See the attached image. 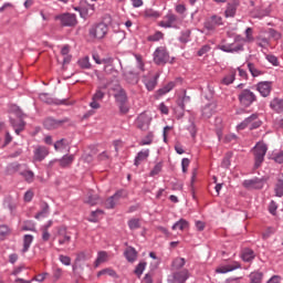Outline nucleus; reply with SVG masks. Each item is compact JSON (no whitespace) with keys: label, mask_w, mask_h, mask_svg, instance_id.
<instances>
[{"label":"nucleus","mask_w":283,"mask_h":283,"mask_svg":"<svg viewBox=\"0 0 283 283\" xmlns=\"http://www.w3.org/2000/svg\"><path fill=\"white\" fill-rule=\"evenodd\" d=\"M108 32H109V27L105 22L94 23L88 30V34L91 39H97V40L105 39Z\"/></svg>","instance_id":"nucleus-2"},{"label":"nucleus","mask_w":283,"mask_h":283,"mask_svg":"<svg viewBox=\"0 0 283 283\" xmlns=\"http://www.w3.org/2000/svg\"><path fill=\"white\" fill-rule=\"evenodd\" d=\"M189 227V222L185 219H180L172 226V231H176V229H179V231H185Z\"/></svg>","instance_id":"nucleus-36"},{"label":"nucleus","mask_w":283,"mask_h":283,"mask_svg":"<svg viewBox=\"0 0 283 283\" xmlns=\"http://www.w3.org/2000/svg\"><path fill=\"white\" fill-rule=\"evenodd\" d=\"M135 124L137 129H140L142 132H147V129H149V125H151V117L146 113H142L137 117Z\"/></svg>","instance_id":"nucleus-12"},{"label":"nucleus","mask_w":283,"mask_h":283,"mask_svg":"<svg viewBox=\"0 0 283 283\" xmlns=\"http://www.w3.org/2000/svg\"><path fill=\"white\" fill-rule=\"evenodd\" d=\"M274 193L277 198L283 196V179H279L274 186Z\"/></svg>","instance_id":"nucleus-41"},{"label":"nucleus","mask_w":283,"mask_h":283,"mask_svg":"<svg viewBox=\"0 0 283 283\" xmlns=\"http://www.w3.org/2000/svg\"><path fill=\"white\" fill-rule=\"evenodd\" d=\"M65 123H70V119L67 117L63 119H54L52 117H48L44 119L43 125L45 129L52 130V129H59V127H63Z\"/></svg>","instance_id":"nucleus-10"},{"label":"nucleus","mask_w":283,"mask_h":283,"mask_svg":"<svg viewBox=\"0 0 283 283\" xmlns=\"http://www.w3.org/2000/svg\"><path fill=\"white\" fill-rule=\"evenodd\" d=\"M210 20L212 23H214L216 28H218V25H222V17L212 15Z\"/></svg>","instance_id":"nucleus-60"},{"label":"nucleus","mask_w":283,"mask_h":283,"mask_svg":"<svg viewBox=\"0 0 283 283\" xmlns=\"http://www.w3.org/2000/svg\"><path fill=\"white\" fill-rule=\"evenodd\" d=\"M149 158V149L142 150L137 154L135 157V166L138 167L144 160H147Z\"/></svg>","instance_id":"nucleus-30"},{"label":"nucleus","mask_w":283,"mask_h":283,"mask_svg":"<svg viewBox=\"0 0 283 283\" xmlns=\"http://www.w3.org/2000/svg\"><path fill=\"white\" fill-rule=\"evenodd\" d=\"M103 90H107V85L98 86L93 94L90 103L92 109H101V101L105 98V92Z\"/></svg>","instance_id":"nucleus-5"},{"label":"nucleus","mask_w":283,"mask_h":283,"mask_svg":"<svg viewBox=\"0 0 283 283\" xmlns=\"http://www.w3.org/2000/svg\"><path fill=\"white\" fill-rule=\"evenodd\" d=\"M177 19L176 14L169 13L166 15V20L159 22V25L161 28H174V23H176Z\"/></svg>","instance_id":"nucleus-23"},{"label":"nucleus","mask_w":283,"mask_h":283,"mask_svg":"<svg viewBox=\"0 0 283 283\" xmlns=\"http://www.w3.org/2000/svg\"><path fill=\"white\" fill-rule=\"evenodd\" d=\"M78 65L80 67H82V70H90V67H92V64L90 63V57L86 56L78 60Z\"/></svg>","instance_id":"nucleus-46"},{"label":"nucleus","mask_w":283,"mask_h":283,"mask_svg":"<svg viewBox=\"0 0 283 283\" xmlns=\"http://www.w3.org/2000/svg\"><path fill=\"white\" fill-rule=\"evenodd\" d=\"M270 108L276 114H283V99L280 97H274L270 102Z\"/></svg>","instance_id":"nucleus-20"},{"label":"nucleus","mask_w":283,"mask_h":283,"mask_svg":"<svg viewBox=\"0 0 283 283\" xmlns=\"http://www.w3.org/2000/svg\"><path fill=\"white\" fill-rule=\"evenodd\" d=\"M266 151H269V146H266L264 142H258L256 145L253 147L255 169H259V167H262V163H264V157L266 156Z\"/></svg>","instance_id":"nucleus-1"},{"label":"nucleus","mask_w":283,"mask_h":283,"mask_svg":"<svg viewBox=\"0 0 283 283\" xmlns=\"http://www.w3.org/2000/svg\"><path fill=\"white\" fill-rule=\"evenodd\" d=\"M159 74H151L149 73L148 75L143 76V83L148 92H154L156 90V85H158V78Z\"/></svg>","instance_id":"nucleus-11"},{"label":"nucleus","mask_w":283,"mask_h":283,"mask_svg":"<svg viewBox=\"0 0 283 283\" xmlns=\"http://www.w3.org/2000/svg\"><path fill=\"white\" fill-rule=\"evenodd\" d=\"M190 36H191V32H189V31L181 33V35L179 36L180 43H189Z\"/></svg>","instance_id":"nucleus-55"},{"label":"nucleus","mask_w":283,"mask_h":283,"mask_svg":"<svg viewBox=\"0 0 283 283\" xmlns=\"http://www.w3.org/2000/svg\"><path fill=\"white\" fill-rule=\"evenodd\" d=\"M208 52H211V46L208 44H205L201 46V49L198 51V56H205Z\"/></svg>","instance_id":"nucleus-58"},{"label":"nucleus","mask_w":283,"mask_h":283,"mask_svg":"<svg viewBox=\"0 0 283 283\" xmlns=\"http://www.w3.org/2000/svg\"><path fill=\"white\" fill-rule=\"evenodd\" d=\"M269 211L272 216H275L277 211V203L275 201H271L269 206Z\"/></svg>","instance_id":"nucleus-62"},{"label":"nucleus","mask_w":283,"mask_h":283,"mask_svg":"<svg viewBox=\"0 0 283 283\" xmlns=\"http://www.w3.org/2000/svg\"><path fill=\"white\" fill-rule=\"evenodd\" d=\"M103 213H104L103 210H99V209L92 211L91 218L88 219L90 222H98V217L103 216Z\"/></svg>","instance_id":"nucleus-49"},{"label":"nucleus","mask_w":283,"mask_h":283,"mask_svg":"<svg viewBox=\"0 0 283 283\" xmlns=\"http://www.w3.org/2000/svg\"><path fill=\"white\" fill-rule=\"evenodd\" d=\"M266 60L269 61V63H272L273 65L277 66L280 65L279 61H277V56L275 55H266Z\"/></svg>","instance_id":"nucleus-63"},{"label":"nucleus","mask_w":283,"mask_h":283,"mask_svg":"<svg viewBox=\"0 0 283 283\" xmlns=\"http://www.w3.org/2000/svg\"><path fill=\"white\" fill-rule=\"evenodd\" d=\"M124 255L127 262H136V259L138 258V252L136 251L135 248L128 247L125 250Z\"/></svg>","instance_id":"nucleus-28"},{"label":"nucleus","mask_w":283,"mask_h":283,"mask_svg":"<svg viewBox=\"0 0 283 283\" xmlns=\"http://www.w3.org/2000/svg\"><path fill=\"white\" fill-rule=\"evenodd\" d=\"M169 61V53L165 49H157L154 53L156 65H165Z\"/></svg>","instance_id":"nucleus-14"},{"label":"nucleus","mask_w":283,"mask_h":283,"mask_svg":"<svg viewBox=\"0 0 283 283\" xmlns=\"http://www.w3.org/2000/svg\"><path fill=\"white\" fill-rule=\"evenodd\" d=\"M60 167H70L74 163V155H64L61 159H59Z\"/></svg>","instance_id":"nucleus-31"},{"label":"nucleus","mask_w":283,"mask_h":283,"mask_svg":"<svg viewBox=\"0 0 283 283\" xmlns=\"http://www.w3.org/2000/svg\"><path fill=\"white\" fill-rule=\"evenodd\" d=\"M243 187L245 189H262L264 187V182H262V179H248L243 181Z\"/></svg>","instance_id":"nucleus-18"},{"label":"nucleus","mask_w":283,"mask_h":283,"mask_svg":"<svg viewBox=\"0 0 283 283\" xmlns=\"http://www.w3.org/2000/svg\"><path fill=\"white\" fill-rule=\"evenodd\" d=\"M271 158H272V160H274V163H279V165H282V163H283V150L277 151V153H273Z\"/></svg>","instance_id":"nucleus-51"},{"label":"nucleus","mask_w":283,"mask_h":283,"mask_svg":"<svg viewBox=\"0 0 283 283\" xmlns=\"http://www.w3.org/2000/svg\"><path fill=\"white\" fill-rule=\"evenodd\" d=\"M174 87H176V83L169 82L164 87L159 88L157 91V94H158V96H165V94H169V92H171V90H174Z\"/></svg>","instance_id":"nucleus-32"},{"label":"nucleus","mask_w":283,"mask_h":283,"mask_svg":"<svg viewBox=\"0 0 283 283\" xmlns=\"http://www.w3.org/2000/svg\"><path fill=\"white\" fill-rule=\"evenodd\" d=\"M191 161L189 160V158H184L182 160H181V167H182V171H184V174H187V168L189 167V164H190Z\"/></svg>","instance_id":"nucleus-64"},{"label":"nucleus","mask_w":283,"mask_h":283,"mask_svg":"<svg viewBox=\"0 0 283 283\" xmlns=\"http://www.w3.org/2000/svg\"><path fill=\"white\" fill-rule=\"evenodd\" d=\"M50 216V205L48 202L41 203V211L38 212L34 218L35 220H42V218H48Z\"/></svg>","instance_id":"nucleus-24"},{"label":"nucleus","mask_w":283,"mask_h":283,"mask_svg":"<svg viewBox=\"0 0 283 283\" xmlns=\"http://www.w3.org/2000/svg\"><path fill=\"white\" fill-rule=\"evenodd\" d=\"M248 69L253 77L262 76V74H264V72H262L260 69L255 67V64H253L251 62L248 63Z\"/></svg>","instance_id":"nucleus-37"},{"label":"nucleus","mask_w":283,"mask_h":283,"mask_svg":"<svg viewBox=\"0 0 283 283\" xmlns=\"http://www.w3.org/2000/svg\"><path fill=\"white\" fill-rule=\"evenodd\" d=\"M86 260H87V254H85V252L77 253L76 259H75V263L72 266L73 271H77L78 270V263L80 262H85Z\"/></svg>","instance_id":"nucleus-34"},{"label":"nucleus","mask_w":283,"mask_h":283,"mask_svg":"<svg viewBox=\"0 0 283 283\" xmlns=\"http://www.w3.org/2000/svg\"><path fill=\"white\" fill-rule=\"evenodd\" d=\"M75 10H78L82 19H87V17H92L94 14V4H87L86 7H77Z\"/></svg>","instance_id":"nucleus-21"},{"label":"nucleus","mask_w":283,"mask_h":283,"mask_svg":"<svg viewBox=\"0 0 283 283\" xmlns=\"http://www.w3.org/2000/svg\"><path fill=\"white\" fill-rule=\"evenodd\" d=\"M160 171H163V164L158 163L155 165V167L150 171V176H158V174H160Z\"/></svg>","instance_id":"nucleus-56"},{"label":"nucleus","mask_w":283,"mask_h":283,"mask_svg":"<svg viewBox=\"0 0 283 283\" xmlns=\"http://www.w3.org/2000/svg\"><path fill=\"white\" fill-rule=\"evenodd\" d=\"M103 262H107V252L105 251L98 252L97 259L95 261V266H99L101 264H103Z\"/></svg>","instance_id":"nucleus-42"},{"label":"nucleus","mask_w":283,"mask_h":283,"mask_svg":"<svg viewBox=\"0 0 283 283\" xmlns=\"http://www.w3.org/2000/svg\"><path fill=\"white\" fill-rule=\"evenodd\" d=\"M57 235L60 247H63L64 244H70V242H72V235H70V232H67V228L65 227H60L57 229Z\"/></svg>","instance_id":"nucleus-15"},{"label":"nucleus","mask_w":283,"mask_h":283,"mask_svg":"<svg viewBox=\"0 0 283 283\" xmlns=\"http://www.w3.org/2000/svg\"><path fill=\"white\" fill-rule=\"evenodd\" d=\"M189 277H191V273H189V270L182 269L180 271H172V273L168 276V282L186 283Z\"/></svg>","instance_id":"nucleus-4"},{"label":"nucleus","mask_w":283,"mask_h":283,"mask_svg":"<svg viewBox=\"0 0 283 283\" xmlns=\"http://www.w3.org/2000/svg\"><path fill=\"white\" fill-rule=\"evenodd\" d=\"M98 195H93L92 192H90L85 202L87 205H91V207H94V205H98Z\"/></svg>","instance_id":"nucleus-43"},{"label":"nucleus","mask_w":283,"mask_h":283,"mask_svg":"<svg viewBox=\"0 0 283 283\" xmlns=\"http://www.w3.org/2000/svg\"><path fill=\"white\" fill-rule=\"evenodd\" d=\"M101 275H109L111 277H117L116 271L112 269H104L97 273V277H101Z\"/></svg>","instance_id":"nucleus-47"},{"label":"nucleus","mask_w":283,"mask_h":283,"mask_svg":"<svg viewBox=\"0 0 283 283\" xmlns=\"http://www.w3.org/2000/svg\"><path fill=\"white\" fill-rule=\"evenodd\" d=\"M219 50H221V52H227L229 54H235L238 52H244V45L238 42H233V43L220 45Z\"/></svg>","instance_id":"nucleus-13"},{"label":"nucleus","mask_w":283,"mask_h":283,"mask_svg":"<svg viewBox=\"0 0 283 283\" xmlns=\"http://www.w3.org/2000/svg\"><path fill=\"white\" fill-rule=\"evenodd\" d=\"M238 6H239L238 0H235L234 2H229L224 11V17L227 19L235 17V12H238Z\"/></svg>","instance_id":"nucleus-22"},{"label":"nucleus","mask_w":283,"mask_h":283,"mask_svg":"<svg viewBox=\"0 0 283 283\" xmlns=\"http://www.w3.org/2000/svg\"><path fill=\"white\" fill-rule=\"evenodd\" d=\"M139 75L140 73H136L134 71H129V72H126L124 74L127 83H129L130 85H136L138 84V81H139Z\"/></svg>","instance_id":"nucleus-25"},{"label":"nucleus","mask_w":283,"mask_h":283,"mask_svg":"<svg viewBox=\"0 0 283 283\" xmlns=\"http://www.w3.org/2000/svg\"><path fill=\"white\" fill-rule=\"evenodd\" d=\"M53 277H54L55 282L61 280V277H63V269L55 265L53 268Z\"/></svg>","instance_id":"nucleus-50"},{"label":"nucleus","mask_w":283,"mask_h":283,"mask_svg":"<svg viewBox=\"0 0 283 283\" xmlns=\"http://www.w3.org/2000/svg\"><path fill=\"white\" fill-rule=\"evenodd\" d=\"M238 99L243 107H251L258 101V96L251 90L245 88L239 93Z\"/></svg>","instance_id":"nucleus-3"},{"label":"nucleus","mask_w":283,"mask_h":283,"mask_svg":"<svg viewBox=\"0 0 283 283\" xmlns=\"http://www.w3.org/2000/svg\"><path fill=\"white\" fill-rule=\"evenodd\" d=\"M115 99L117 103H119V105H125V103H127V93L125 92V90H119L115 94Z\"/></svg>","instance_id":"nucleus-33"},{"label":"nucleus","mask_w":283,"mask_h":283,"mask_svg":"<svg viewBox=\"0 0 283 283\" xmlns=\"http://www.w3.org/2000/svg\"><path fill=\"white\" fill-rule=\"evenodd\" d=\"M256 90L263 96V98H266V96L271 95V90H273V83L271 82H259L256 84Z\"/></svg>","instance_id":"nucleus-16"},{"label":"nucleus","mask_w":283,"mask_h":283,"mask_svg":"<svg viewBox=\"0 0 283 283\" xmlns=\"http://www.w3.org/2000/svg\"><path fill=\"white\" fill-rule=\"evenodd\" d=\"M163 32L157 31L155 34L150 35L148 38V41H160V39H163Z\"/></svg>","instance_id":"nucleus-61"},{"label":"nucleus","mask_w":283,"mask_h":283,"mask_svg":"<svg viewBox=\"0 0 283 283\" xmlns=\"http://www.w3.org/2000/svg\"><path fill=\"white\" fill-rule=\"evenodd\" d=\"M15 134L19 136V134H21V132H23L25 129V122H23V117L20 116L19 119V127L13 128Z\"/></svg>","instance_id":"nucleus-54"},{"label":"nucleus","mask_w":283,"mask_h":283,"mask_svg":"<svg viewBox=\"0 0 283 283\" xmlns=\"http://www.w3.org/2000/svg\"><path fill=\"white\" fill-rule=\"evenodd\" d=\"M57 21H60L61 25L64 28H74L76 25V14L73 13H63L60 15H56L55 18Z\"/></svg>","instance_id":"nucleus-9"},{"label":"nucleus","mask_w":283,"mask_h":283,"mask_svg":"<svg viewBox=\"0 0 283 283\" xmlns=\"http://www.w3.org/2000/svg\"><path fill=\"white\" fill-rule=\"evenodd\" d=\"M255 258V252L251 249H244L242 252L243 262H251Z\"/></svg>","instance_id":"nucleus-35"},{"label":"nucleus","mask_w":283,"mask_h":283,"mask_svg":"<svg viewBox=\"0 0 283 283\" xmlns=\"http://www.w3.org/2000/svg\"><path fill=\"white\" fill-rule=\"evenodd\" d=\"M50 156V149L45 146L38 145L33 149V163H43L45 158Z\"/></svg>","instance_id":"nucleus-8"},{"label":"nucleus","mask_w":283,"mask_h":283,"mask_svg":"<svg viewBox=\"0 0 283 283\" xmlns=\"http://www.w3.org/2000/svg\"><path fill=\"white\" fill-rule=\"evenodd\" d=\"M124 198H127V190H118L112 197L106 199L104 207L106 209H114L120 200H124Z\"/></svg>","instance_id":"nucleus-6"},{"label":"nucleus","mask_w":283,"mask_h":283,"mask_svg":"<svg viewBox=\"0 0 283 283\" xmlns=\"http://www.w3.org/2000/svg\"><path fill=\"white\" fill-rule=\"evenodd\" d=\"M32 242H34V235H32V234H25V235L23 237L22 253H28V251H30V247L32 245Z\"/></svg>","instance_id":"nucleus-29"},{"label":"nucleus","mask_w":283,"mask_h":283,"mask_svg":"<svg viewBox=\"0 0 283 283\" xmlns=\"http://www.w3.org/2000/svg\"><path fill=\"white\" fill-rule=\"evenodd\" d=\"M203 28L206 30H208V32H213V30H216V25L214 23L210 20H207L205 23H203Z\"/></svg>","instance_id":"nucleus-57"},{"label":"nucleus","mask_w":283,"mask_h":283,"mask_svg":"<svg viewBox=\"0 0 283 283\" xmlns=\"http://www.w3.org/2000/svg\"><path fill=\"white\" fill-rule=\"evenodd\" d=\"M235 81V71L230 72V74L226 75L221 83L222 85H231Z\"/></svg>","instance_id":"nucleus-38"},{"label":"nucleus","mask_w":283,"mask_h":283,"mask_svg":"<svg viewBox=\"0 0 283 283\" xmlns=\"http://www.w3.org/2000/svg\"><path fill=\"white\" fill-rule=\"evenodd\" d=\"M128 227L130 229V231H136V229H140V220L139 219H130L128 221Z\"/></svg>","instance_id":"nucleus-45"},{"label":"nucleus","mask_w":283,"mask_h":283,"mask_svg":"<svg viewBox=\"0 0 283 283\" xmlns=\"http://www.w3.org/2000/svg\"><path fill=\"white\" fill-rule=\"evenodd\" d=\"M216 109H218V105L216 103L207 104L201 111L202 118H211V116L216 114Z\"/></svg>","instance_id":"nucleus-19"},{"label":"nucleus","mask_w":283,"mask_h":283,"mask_svg":"<svg viewBox=\"0 0 283 283\" xmlns=\"http://www.w3.org/2000/svg\"><path fill=\"white\" fill-rule=\"evenodd\" d=\"M145 266H147L146 262H140L136 268H135V275H137V277H140V275H143L144 271H145Z\"/></svg>","instance_id":"nucleus-48"},{"label":"nucleus","mask_w":283,"mask_h":283,"mask_svg":"<svg viewBox=\"0 0 283 283\" xmlns=\"http://www.w3.org/2000/svg\"><path fill=\"white\" fill-rule=\"evenodd\" d=\"M22 231H36V226L32 221L24 222Z\"/></svg>","instance_id":"nucleus-52"},{"label":"nucleus","mask_w":283,"mask_h":283,"mask_svg":"<svg viewBox=\"0 0 283 283\" xmlns=\"http://www.w3.org/2000/svg\"><path fill=\"white\" fill-rule=\"evenodd\" d=\"M40 231H42L43 242H49L50 238H52V234H50V230H44V229L40 228Z\"/></svg>","instance_id":"nucleus-59"},{"label":"nucleus","mask_w":283,"mask_h":283,"mask_svg":"<svg viewBox=\"0 0 283 283\" xmlns=\"http://www.w3.org/2000/svg\"><path fill=\"white\" fill-rule=\"evenodd\" d=\"M245 43H253L255 41V39L253 38V28H247L245 29Z\"/></svg>","instance_id":"nucleus-44"},{"label":"nucleus","mask_w":283,"mask_h":283,"mask_svg":"<svg viewBox=\"0 0 283 283\" xmlns=\"http://www.w3.org/2000/svg\"><path fill=\"white\" fill-rule=\"evenodd\" d=\"M241 264L238 261H231L228 264L220 265L216 269V273H231V271H235L237 269H241Z\"/></svg>","instance_id":"nucleus-17"},{"label":"nucleus","mask_w":283,"mask_h":283,"mask_svg":"<svg viewBox=\"0 0 283 283\" xmlns=\"http://www.w3.org/2000/svg\"><path fill=\"white\" fill-rule=\"evenodd\" d=\"M40 99L43 103H48L49 105H52V103H54L55 105H65V99H52L50 98V95H48V93L40 94Z\"/></svg>","instance_id":"nucleus-26"},{"label":"nucleus","mask_w":283,"mask_h":283,"mask_svg":"<svg viewBox=\"0 0 283 283\" xmlns=\"http://www.w3.org/2000/svg\"><path fill=\"white\" fill-rule=\"evenodd\" d=\"M262 125V122L258 118V114H252L250 117L245 118L241 124L237 126L238 129H258Z\"/></svg>","instance_id":"nucleus-7"},{"label":"nucleus","mask_w":283,"mask_h":283,"mask_svg":"<svg viewBox=\"0 0 283 283\" xmlns=\"http://www.w3.org/2000/svg\"><path fill=\"white\" fill-rule=\"evenodd\" d=\"M67 139L62 138L54 144V149L55 151H63V149H67Z\"/></svg>","instance_id":"nucleus-40"},{"label":"nucleus","mask_w":283,"mask_h":283,"mask_svg":"<svg viewBox=\"0 0 283 283\" xmlns=\"http://www.w3.org/2000/svg\"><path fill=\"white\" fill-rule=\"evenodd\" d=\"M186 264L187 260L185 258H176L171 263V271H182Z\"/></svg>","instance_id":"nucleus-27"},{"label":"nucleus","mask_w":283,"mask_h":283,"mask_svg":"<svg viewBox=\"0 0 283 283\" xmlns=\"http://www.w3.org/2000/svg\"><path fill=\"white\" fill-rule=\"evenodd\" d=\"M20 176H22L27 182H34V172L32 170H22L20 171Z\"/></svg>","instance_id":"nucleus-39"},{"label":"nucleus","mask_w":283,"mask_h":283,"mask_svg":"<svg viewBox=\"0 0 283 283\" xmlns=\"http://www.w3.org/2000/svg\"><path fill=\"white\" fill-rule=\"evenodd\" d=\"M59 260L61 264H64V266H70L72 264V258L67 255L60 254Z\"/></svg>","instance_id":"nucleus-53"}]
</instances>
